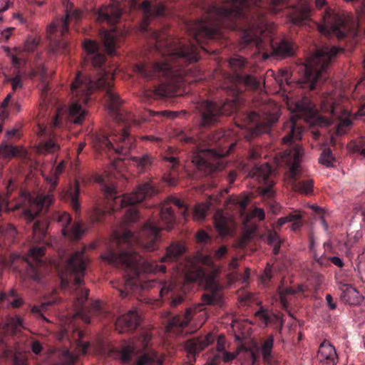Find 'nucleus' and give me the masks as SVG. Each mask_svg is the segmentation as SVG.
Here are the masks:
<instances>
[{
    "label": "nucleus",
    "instance_id": "obj_33",
    "mask_svg": "<svg viewBox=\"0 0 365 365\" xmlns=\"http://www.w3.org/2000/svg\"><path fill=\"white\" fill-rule=\"evenodd\" d=\"M274 346V336L272 334L268 336L267 339L262 343L261 352L264 362L267 365H276L272 354Z\"/></svg>",
    "mask_w": 365,
    "mask_h": 365
},
{
    "label": "nucleus",
    "instance_id": "obj_32",
    "mask_svg": "<svg viewBox=\"0 0 365 365\" xmlns=\"http://www.w3.org/2000/svg\"><path fill=\"white\" fill-rule=\"evenodd\" d=\"M234 356L235 359L240 361V365H254L259 358L255 351L247 348L240 349Z\"/></svg>",
    "mask_w": 365,
    "mask_h": 365
},
{
    "label": "nucleus",
    "instance_id": "obj_53",
    "mask_svg": "<svg viewBox=\"0 0 365 365\" xmlns=\"http://www.w3.org/2000/svg\"><path fill=\"white\" fill-rule=\"evenodd\" d=\"M263 155V149L261 146H253L249 151L250 160H256L262 158Z\"/></svg>",
    "mask_w": 365,
    "mask_h": 365
},
{
    "label": "nucleus",
    "instance_id": "obj_56",
    "mask_svg": "<svg viewBox=\"0 0 365 365\" xmlns=\"http://www.w3.org/2000/svg\"><path fill=\"white\" fill-rule=\"evenodd\" d=\"M7 81L11 83L12 86V90L14 92L21 89L23 87V83L19 75H16L15 77L9 78Z\"/></svg>",
    "mask_w": 365,
    "mask_h": 365
},
{
    "label": "nucleus",
    "instance_id": "obj_42",
    "mask_svg": "<svg viewBox=\"0 0 365 365\" xmlns=\"http://www.w3.org/2000/svg\"><path fill=\"white\" fill-rule=\"evenodd\" d=\"M210 205L207 202L198 203L195 205L192 218L195 221H202L205 218L208 210H210Z\"/></svg>",
    "mask_w": 365,
    "mask_h": 365
},
{
    "label": "nucleus",
    "instance_id": "obj_13",
    "mask_svg": "<svg viewBox=\"0 0 365 365\" xmlns=\"http://www.w3.org/2000/svg\"><path fill=\"white\" fill-rule=\"evenodd\" d=\"M248 175L257 180L259 183L266 185V187L262 190V195L264 197L270 200L274 197V192L272 189L274 181L272 179L273 170L267 163H264L262 165L255 164L249 171Z\"/></svg>",
    "mask_w": 365,
    "mask_h": 365
},
{
    "label": "nucleus",
    "instance_id": "obj_54",
    "mask_svg": "<svg viewBox=\"0 0 365 365\" xmlns=\"http://www.w3.org/2000/svg\"><path fill=\"white\" fill-rule=\"evenodd\" d=\"M38 45V41L32 37L28 38L24 43V51L31 53L35 51Z\"/></svg>",
    "mask_w": 365,
    "mask_h": 365
},
{
    "label": "nucleus",
    "instance_id": "obj_10",
    "mask_svg": "<svg viewBox=\"0 0 365 365\" xmlns=\"http://www.w3.org/2000/svg\"><path fill=\"white\" fill-rule=\"evenodd\" d=\"M89 259L84 251L73 253L66 262L65 270L61 273V283L63 289L73 285L76 288L75 306L81 309L88 297V289L82 288L83 277Z\"/></svg>",
    "mask_w": 365,
    "mask_h": 365
},
{
    "label": "nucleus",
    "instance_id": "obj_9",
    "mask_svg": "<svg viewBox=\"0 0 365 365\" xmlns=\"http://www.w3.org/2000/svg\"><path fill=\"white\" fill-rule=\"evenodd\" d=\"M66 167L64 161L60 162L53 169L51 176L46 180L50 184L48 191H41L34 195L26 193L22 197L21 207L22 217L27 222H33L38 215H46L55 202L54 191L58 184V178Z\"/></svg>",
    "mask_w": 365,
    "mask_h": 365
},
{
    "label": "nucleus",
    "instance_id": "obj_5",
    "mask_svg": "<svg viewBox=\"0 0 365 365\" xmlns=\"http://www.w3.org/2000/svg\"><path fill=\"white\" fill-rule=\"evenodd\" d=\"M228 63L234 73L231 76L230 84L224 87V89L232 98L227 99L220 104L208 100L198 101L195 109L200 115L199 126L200 128L213 125L218 122L222 115H229L237 110L238 98L242 92V86L252 90L259 87V82L255 76L244 72V69L247 66L245 58L237 56L230 58Z\"/></svg>",
    "mask_w": 365,
    "mask_h": 365
},
{
    "label": "nucleus",
    "instance_id": "obj_12",
    "mask_svg": "<svg viewBox=\"0 0 365 365\" xmlns=\"http://www.w3.org/2000/svg\"><path fill=\"white\" fill-rule=\"evenodd\" d=\"M321 34L328 37L336 36L342 39L349 34H356L354 23L331 9H327L323 16V24L318 26Z\"/></svg>",
    "mask_w": 365,
    "mask_h": 365
},
{
    "label": "nucleus",
    "instance_id": "obj_30",
    "mask_svg": "<svg viewBox=\"0 0 365 365\" xmlns=\"http://www.w3.org/2000/svg\"><path fill=\"white\" fill-rule=\"evenodd\" d=\"M255 316L257 317L265 326L273 325L279 329V330H281L282 327L283 321L279 314L270 313L267 310L261 308L256 312Z\"/></svg>",
    "mask_w": 365,
    "mask_h": 365
},
{
    "label": "nucleus",
    "instance_id": "obj_49",
    "mask_svg": "<svg viewBox=\"0 0 365 365\" xmlns=\"http://www.w3.org/2000/svg\"><path fill=\"white\" fill-rule=\"evenodd\" d=\"M267 241L269 245H274V252L277 254L281 243L278 233L274 230H269L267 233Z\"/></svg>",
    "mask_w": 365,
    "mask_h": 365
},
{
    "label": "nucleus",
    "instance_id": "obj_55",
    "mask_svg": "<svg viewBox=\"0 0 365 365\" xmlns=\"http://www.w3.org/2000/svg\"><path fill=\"white\" fill-rule=\"evenodd\" d=\"M364 252L358 257L359 263L357 264V270L360 278L365 281V259L364 260Z\"/></svg>",
    "mask_w": 365,
    "mask_h": 365
},
{
    "label": "nucleus",
    "instance_id": "obj_15",
    "mask_svg": "<svg viewBox=\"0 0 365 365\" xmlns=\"http://www.w3.org/2000/svg\"><path fill=\"white\" fill-rule=\"evenodd\" d=\"M45 251L44 247H33L30 249L29 254L25 259V276L37 282L41 279L39 267L45 264L43 259Z\"/></svg>",
    "mask_w": 365,
    "mask_h": 365
},
{
    "label": "nucleus",
    "instance_id": "obj_2",
    "mask_svg": "<svg viewBox=\"0 0 365 365\" xmlns=\"http://www.w3.org/2000/svg\"><path fill=\"white\" fill-rule=\"evenodd\" d=\"M86 52L85 61L95 69V76L83 72H78L71 84V104L68 110L62 108L55 110L52 119L54 128L61 127L63 120L81 124L85 119L86 112L82 108L91 100V96L96 90L103 93V98L110 115L123 126L110 129L95 135L93 145L96 151L106 153L109 158L111 153L127 155L135 147V139L127 130L133 125H139L140 120L135 115L121 107L122 101L114 90V73L113 68L107 70L106 56L99 51L96 42L86 39L83 42Z\"/></svg>",
    "mask_w": 365,
    "mask_h": 365
},
{
    "label": "nucleus",
    "instance_id": "obj_17",
    "mask_svg": "<svg viewBox=\"0 0 365 365\" xmlns=\"http://www.w3.org/2000/svg\"><path fill=\"white\" fill-rule=\"evenodd\" d=\"M215 341V336L209 333L204 336L192 338L185 341V349L190 361L195 360V356Z\"/></svg>",
    "mask_w": 365,
    "mask_h": 365
},
{
    "label": "nucleus",
    "instance_id": "obj_31",
    "mask_svg": "<svg viewBox=\"0 0 365 365\" xmlns=\"http://www.w3.org/2000/svg\"><path fill=\"white\" fill-rule=\"evenodd\" d=\"M164 357L154 350L144 353L137 360L135 365H163Z\"/></svg>",
    "mask_w": 365,
    "mask_h": 365
},
{
    "label": "nucleus",
    "instance_id": "obj_1",
    "mask_svg": "<svg viewBox=\"0 0 365 365\" xmlns=\"http://www.w3.org/2000/svg\"><path fill=\"white\" fill-rule=\"evenodd\" d=\"M286 0H226L222 6L211 5L207 16L186 24L187 31L192 41L185 43L171 37L165 31L150 30L151 18L163 16L165 7L162 3L153 4L148 0L140 6L143 12L140 29L150 31L155 48L163 59L160 61L140 63L135 70L147 79L159 78L160 83L153 86V97L162 98L180 95L184 83L202 79L201 70L191 64L200 59V52H209L204 42L225 37L224 29H242V43L255 45L259 49L264 46L263 34L267 29L269 12L277 14Z\"/></svg>",
    "mask_w": 365,
    "mask_h": 365
},
{
    "label": "nucleus",
    "instance_id": "obj_36",
    "mask_svg": "<svg viewBox=\"0 0 365 365\" xmlns=\"http://www.w3.org/2000/svg\"><path fill=\"white\" fill-rule=\"evenodd\" d=\"M287 222H292V230L297 231L302 227V215L296 211L291 212L285 217H280L277 221V225L281 227Z\"/></svg>",
    "mask_w": 365,
    "mask_h": 365
},
{
    "label": "nucleus",
    "instance_id": "obj_37",
    "mask_svg": "<svg viewBox=\"0 0 365 365\" xmlns=\"http://www.w3.org/2000/svg\"><path fill=\"white\" fill-rule=\"evenodd\" d=\"M154 160V157L148 153H145L142 156L132 158V161L140 173L150 170L153 165Z\"/></svg>",
    "mask_w": 365,
    "mask_h": 365
},
{
    "label": "nucleus",
    "instance_id": "obj_8",
    "mask_svg": "<svg viewBox=\"0 0 365 365\" xmlns=\"http://www.w3.org/2000/svg\"><path fill=\"white\" fill-rule=\"evenodd\" d=\"M103 190L108 201L110 207L108 212L110 214L120 210L123 207H129L123 217L125 226L139 219V212L135 205L141 202L146 197L158 193V190L153 182H146L139 185L134 192L123 195H117L116 189L113 185H105Z\"/></svg>",
    "mask_w": 365,
    "mask_h": 365
},
{
    "label": "nucleus",
    "instance_id": "obj_39",
    "mask_svg": "<svg viewBox=\"0 0 365 365\" xmlns=\"http://www.w3.org/2000/svg\"><path fill=\"white\" fill-rule=\"evenodd\" d=\"M185 247L178 243H173L167 248L166 255L162 258V262L176 260L183 252Z\"/></svg>",
    "mask_w": 365,
    "mask_h": 365
},
{
    "label": "nucleus",
    "instance_id": "obj_14",
    "mask_svg": "<svg viewBox=\"0 0 365 365\" xmlns=\"http://www.w3.org/2000/svg\"><path fill=\"white\" fill-rule=\"evenodd\" d=\"M51 220L58 222L62 227V233L72 240H79L85 232V225L82 222H75L71 227L72 217L66 212L55 211L51 215Z\"/></svg>",
    "mask_w": 365,
    "mask_h": 365
},
{
    "label": "nucleus",
    "instance_id": "obj_3",
    "mask_svg": "<svg viewBox=\"0 0 365 365\" xmlns=\"http://www.w3.org/2000/svg\"><path fill=\"white\" fill-rule=\"evenodd\" d=\"M172 205L178 208L179 212L185 219L188 216L187 207L185 203L180 199L169 197L162 203L160 211V222L149 219L138 233L127 228L122 232L115 231L108 250L101 255L103 262L125 271L124 283L126 291L120 290L122 297L140 285L144 274L166 272L165 265L144 259L138 254L135 247L147 251L157 249L160 239V230H171L175 222Z\"/></svg>",
    "mask_w": 365,
    "mask_h": 365
},
{
    "label": "nucleus",
    "instance_id": "obj_43",
    "mask_svg": "<svg viewBox=\"0 0 365 365\" xmlns=\"http://www.w3.org/2000/svg\"><path fill=\"white\" fill-rule=\"evenodd\" d=\"M277 272V269L273 267L269 263H267L263 273L259 277V280L261 284L264 287H269V283L273 279L275 273Z\"/></svg>",
    "mask_w": 365,
    "mask_h": 365
},
{
    "label": "nucleus",
    "instance_id": "obj_44",
    "mask_svg": "<svg viewBox=\"0 0 365 365\" xmlns=\"http://www.w3.org/2000/svg\"><path fill=\"white\" fill-rule=\"evenodd\" d=\"M359 292L351 285L346 287V288L341 292L340 298L341 299L348 304H355L356 301L355 298L357 297Z\"/></svg>",
    "mask_w": 365,
    "mask_h": 365
},
{
    "label": "nucleus",
    "instance_id": "obj_28",
    "mask_svg": "<svg viewBox=\"0 0 365 365\" xmlns=\"http://www.w3.org/2000/svg\"><path fill=\"white\" fill-rule=\"evenodd\" d=\"M245 120V125L253 124L256 125L259 132H266L277 121V118L274 116L269 117L264 122L261 123L259 122L258 114L255 111H252L246 114Z\"/></svg>",
    "mask_w": 365,
    "mask_h": 365
},
{
    "label": "nucleus",
    "instance_id": "obj_51",
    "mask_svg": "<svg viewBox=\"0 0 365 365\" xmlns=\"http://www.w3.org/2000/svg\"><path fill=\"white\" fill-rule=\"evenodd\" d=\"M78 359V356L70 352L69 350L65 349L62 352V365H71Z\"/></svg>",
    "mask_w": 365,
    "mask_h": 365
},
{
    "label": "nucleus",
    "instance_id": "obj_11",
    "mask_svg": "<svg viewBox=\"0 0 365 365\" xmlns=\"http://www.w3.org/2000/svg\"><path fill=\"white\" fill-rule=\"evenodd\" d=\"M81 18L80 10L67 8L65 16L57 19L48 27L47 34L50 41L48 52L51 55L58 56L69 52L66 37V34L68 33V26L71 22L78 23Z\"/></svg>",
    "mask_w": 365,
    "mask_h": 365
},
{
    "label": "nucleus",
    "instance_id": "obj_64",
    "mask_svg": "<svg viewBox=\"0 0 365 365\" xmlns=\"http://www.w3.org/2000/svg\"><path fill=\"white\" fill-rule=\"evenodd\" d=\"M31 349L35 354H39L42 351V345L38 341H34L31 344Z\"/></svg>",
    "mask_w": 365,
    "mask_h": 365
},
{
    "label": "nucleus",
    "instance_id": "obj_60",
    "mask_svg": "<svg viewBox=\"0 0 365 365\" xmlns=\"http://www.w3.org/2000/svg\"><path fill=\"white\" fill-rule=\"evenodd\" d=\"M351 125V123L349 120H344L341 121L337 127L336 133L339 135L344 134Z\"/></svg>",
    "mask_w": 365,
    "mask_h": 365
},
{
    "label": "nucleus",
    "instance_id": "obj_52",
    "mask_svg": "<svg viewBox=\"0 0 365 365\" xmlns=\"http://www.w3.org/2000/svg\"><path fill=\"white\" fill-rule=\"evenodd\" d=\"M106 215V211L100 207H96L93 209L90 217L93 222H101Z\"/></svg>",
    "mask_w": 365,
    "mask_h": 365
},
{
    "label": "nucleus",
    "instance_id": "obj_57",
    "mask_svg": "<svg viewBox=\"0 0 365 365\" xmlns=\"http://www.w3.org/2000/svg\"><path fill=\"white\" fill-rule=\"evenodd\" d=\"M315 262L321 267H326L330 264V257L326 255L318 256L316 253L314 255Z\"/></svg>",
    "mask_w": 365,
    "mask_h": 365
},
{
    "label": "nucleus",
    "instance_id": "obj_27",
    "mask_svg": "<svg viewBox=\"0 0 365 365\" xmlns=\"http://www.w3.org/2000/svg\"><path fill=\"white\" fill-rule=\"evenodd\" d=\"M269 43L272 53L277 56L285 58L294 54L292 43L286 39H282L279 42H274L273 39H269Z\"/></svg>",
    "mask_w": 365,
    "mask_h": 365
},
{
    "label": "nucleus",
    "instance_id": "obj_50",
    "mask_svg": "<svg viewBox=\"0 0 365 365\" xmlns=\"http://www.w3.org/2000/svg\"><path fill=\"white\" fill-rule=\"evenodd\" d=\"M46 151L48 153H54L60 149V143L56 137L50 138L43 143Z\"/></svg>",
    "mask_w": 365,
    "mask_h": 365
},
{
    "label": "nucleus",
    "instance_id": "obj_47",
    "mask_svg": "<svg viewBox=\"0 0 365 365\" xmlns=\"http://www.w3.org/2000/svg\"><path fill=\"white\" fill-rule=\"evenodd\" d=\"M19 153V149L12 145L2 142L0 145V155L3 158H12L18 155Z\"/></svg>",
    "mask_w": 365,
    "mask_h": 365
},
{
    "label": "nucleus",
    "instance_id": "obj_48",
    "mask_svg": "<svg viewBox=\"0 0 365 365\" xmlns=\"http://www.w3.org/2000/svg\"><path fill=\"white\" fill-rule=\"evenodd\" d=\"M335 160L332 155L331 150L329 148H324L319 159V163L327 167L333 165V161Z\"/></svg>",
    "mask_w": 365,
    "mask_h": 365
},
{
    "label": "nucleus",
    "instance_id": "obj_59",
    "mask_svg": "<svg viewBox=\"0 0 365 365\" xmlns=\"http://www.w3.org/2000/svg\"><path fill=\"white\" fill-rule=\"evenodd\" d=\"M26 357L21 353H16L14 356V365H26Z\"/></svg>",
    "mask_w": 365,
    "mask_h": 365
},
{
    "label": "nucleus",
    "instance_id": "obj_63",
    "mask_svg": "<svg viewBox=\"0 0 365 365\" xmlns=\"http://www.w3.org/2000/svg\"><path fill=\"white\" fill-rule=\"evenodd\" d=\"M227 252V248L225 246H221L215 252L214 257L215 259H221Z\"/></svg>",
    "mask_w": 365,
    "mask_h": 365
},
{
    "label": "nucleus",
    "instance_id": "obj_38",
    "mask_svg": "<svg viewBox=\"0 0 365 365\" xmlns=\"http://www.w3.org/2000/svg\"><path fill=\"white\" fill-rule=\"evenodd\" d=\"M165 160L170 164V173L168 176H165V180L170 185H175L178 181V168L179 165V160L174 156L165 157Z\"/></svg>",
    "mask_w": 365,
    "mask_h": 365
},
{
    "label": "nucleus",
    "instance_id": "obj_25",
    "mask_svg": "<svg viewBox=\"0 0 365 365\" xmlns=\"http://www.w3.org/2000/svg\"><path fill=\"white\" fill-rule=\"evenodd\" d=\"M235 359L234 354L225 350L224 344L221 339L217 340V351L211 357L208 358L205 365H218L221 361L229 362Z\"/></svg>",
    "mask_w": 365,
    "mask_h": 365
},
{
    "label": "nucleus",
    "instance_id": "obj_45",
    "mask_svg": "<svg viewBox=\"0 0 365 365\" xmlns=\"http://www.w3.org/2000/svg\"><path fill=\"white\" fill-rule=\"evenodd\" d=\"M5 51L6 52L7 56L11 58L13 66L16 68H19L24 63H25V61L21 56L22 52H18L16 48L14 51H12L9 47H6L5 48Z\"/></svg>",
    "mask_w": 365,
    "mask_h": 365
},
{
    "label": "nucleus",
    "instance_id": "obj_35",
    "mask_svg": "<svg viewBox=\"0 0 365 365\" xmlns=\"http://www.w3.org/2000/svg\"><path fill=\"white\" fill-rule=\"evenodd\" d=\"M248 202L249 198L247 197H240L234 196L225 202V207L227 210L243 212L246 209Z\"/></svg>",
    "mask_w": 365,
    "mask_h": 365
},
{
    "label": "nucleus",
    "instance_id": "obj_18",
    "mask_svg": "<svg viewBox=\"0 0 365 365\" xmlns=\"http://www.w3.org/2000/svg\"><path fill=\"white\" fill-rule=\"evenodd\" d=\"M319 365H336L338 356L334 346L327 340H324L319 345L316 356Z\"/></svg>",
    "mask_w": 365,
    "mask_h": 365
},
{
    "label": "nucleus",
    "instance_id": "obj_16",
    "mask_svg": "<svg viewBox=\"0 0 365 365\" xmlns=\"http://www.w3.org/2000/svg\"><path fill=\"white\" fill-rule=\"evenodd\" d=\"M151 339L152 334L150 331L148 330L142 331L135 341L123 346L119 351V357L121 361L124 363L130 362L133 354L143 351L149 346Z\"/></svg>",
    "mask_w": 365,
    "mask_h": 365
},
{
    "label": "nucleus",
    "instance_id": "obj_4",
    "mask_svg": "<svg viewBox=\"0 0 365 365\" xmlns=\"http://www.w3.org/2000/svg\"><path fill=\"white\" fill-rule=\"evenodd\" d=\"M342 49L334 46L327 44L317 48L306 61L304 65V73L297 82H292L290 79V73L287 69H281L277 77L281 89L287 91L286 86H291L293 83L299 89L304 90L302 93L303 96L296 103V108L298 112L307 117H313L318 109L316 107L317 101L322 104L321 108L335 113L333 101L327 96H319L317 100L314 99L313 93L317 94L321 85L329 78V68L339 51Z\"/></svg>",
    "mask_w": 365,
    "mask_h": 365
},
{
    "label": "nucleus",
    "instance_id": "obj_34",
    "mask_svg": "<svg viewBox=\"0 0 365 365\" xmlns=\"http://www.w3.org/2000/svg\"><path fill=\"white\" fill-rule=\"evenodd\" d=\"M17 231L11 224L0 225V249L15 239Z\"/></svg>",
    "mask_w": 365,
    "mask_h": 365
},
{
    "label": "nucleus",
    "instance_id": "obj_61",
    "mask_svg": "<svg viewBox=\"0 0 365 365\" xmlns=\"http://www.w3.org/2000/svg\"><path fill=\"white\" fill-rule=\"evenodd\" d=\"M16 297L17 292L14 289H10L8 292H2L0 293V303L5 300H8V297Z\"/></svg>",
    "mask_w": 365,
    "mask_h": 365
},
{
    "label": "nucleus",
    "instance_id": "obj_62",
    "mask_svg": "<svg viewBox=\"0 0 365 365\" xmlns=\"http://www.w3.org/2000/svg\"><path fill=\"white\" fill-rule=\"evenodd\" d=\"M15 258L14 255H11L9 259H4L0 257V265L1 264L4 267H13Z\"/></svg>",
    "mask_w": 365,
    "mask_h": 365
},
{
    "label": "nucleus",
    "instance_id": "obj_40",
    "mask_svg": "<svg viewBox=\"0 0 365 365\" xmlns=\"http://www.w3.org/2000/svg\"><path fill=\"white\" fill-rule=\"evenodd\" d=\"M349 152L359 154L365 158V137L361 136L357 139L352 140L348 145Z\"/></svg>",
    "mask_w": 365,
    "mask_h": 365
},
{
    "label": "nucleus",
    "instance_id": "obj_41",
    "mask_svg": "<svg viewBox=\"0 0 365 365\" xmlns=\"http://www.w3.org/2000/svg\"><path fill=\"white\" fill-rule=\"evenodd\" d=\"M102 39L106 52L109 55H115V37L113 34L108 31H104L102 34Z\"/></svg>",
    "mask_w": 365,
    "mask_h": 365
},
{
    "label": "nucleus",
    "instance_id": "obj_21",
    "mask_svg": "<svg viewBox=\"0 0 365 365\" xmlns=\"http://www.w3.org/2000/svg\"><path fill=\"white\" fill-rule=\"evenodd\" d=\"M59 197L61 200L68 203L76 213L80 211V186L77 181L61 190Z\"/></svg>",
    "mask_w": 365,
    "mask_h": 365
},
{
    "label": "nucleus",
    "instance_id": "obj_24",
    "mask_svg": "<svg viewBox=\"0 0 365 365\" xmlns=\"http://www.w3.org/2000/svg\"><path fill=\"white\" fill-rule=\"evenodd\" d=\"M122 11L115 6H103L99 9L98 21L107 22L108 24L114 25L120 19Z\"/></svg>",
    "mask_w": 365,
    "mask_h": 365
},
{
    "label": "nucleus",
    "instance_id": "obj_20",
    "mask_svg": "<svg viewBox=\"0 0 365 365\" xmlns=\"http://www.w3.org/2000/svg\"><path fill=\"white\" fill-rule=\"evenodd\" d=\"M192 315V309L191 308L186 309L184 314H176L170 317L166 326L168 332L175 334H182L184 329L188 326Z\"/></svg>",
    "mask_w": 365,
    "mask_h": 365
},
{
    "label": "nucleus",
    "instance_id": "obj_19",
    "mask_svg": "<svg viewBox=\"0 0 365 365\" xmlns=\"http://www.w3.org/2000/svg\"><path fill=\"white\" fill-rule=\"evenodd\" d=\"M140 323V317L135 310H130L128 313L120 316L115 322V329L119 333L132 331L135 330Z\"/></svg>",
    "mask_w": 365,
    "mask_h": 365
},
{
    "label": "nucleus",
    "instance_id": "obj_26",
    "mask_svg": "<svg viewBox=\"0 0 365 365\" xmlns=\"http://www.w3.org/2000/svg\"><path fill=\"white\" fill-rule=\"evenodd\" d=\"M202 305H215L221 307L223 297L220 289L217 286L211 287L202 295Z\"/></svg>",
    "mask_w": 365,
    "mask_h": 365
},
{
    "label": "nucleus",
    "instance_id": "obj_22",
    "mask_svg": "<svg viewBox=\"0 0 365 365\" xmlns=\"http://www.w3.org/2000/svg\"><path fill=\"white\" fill-rule=\"evenodd\" d=\"M214 225L218 232L225 236L230 232L231 227L233 225V220L230 214L218 210L213 217Z\"/></svg>",
    "mask_w": 365,
    "mask_h": 365
},
{
    "label": "nucleus",
    "instance_id": "obj_6",
    "mask_svg": "<svg viewBox=\"0 0 365 365\" xmlns=\"http://www.w3.org/2000/svg\"><path fill=\"white\" fill-rule=\"evenodd\" d=\"M224 133L217 131L205 139L197 130L185 128L178 133L179 140L192 148V163L200 173V176L208 175L219 168L218 161L225 155L220 149L224 140Z\"/></svg>",
    "mask_w": 365,
    "mask_h": 365
},
{
    "label": "nucleus",
    "instance_id": "obj_46",
    "mask_svg": "<svg viewBox=\"0 0 365 365\" xmlns=\"http://www.w3.org/2000/svg\"><path fill=\"white\" fill-rule=\"evenodd\" d=\"M32 234L34 239L36 241H41L46 237L45 225L40 221H35L32 225Z\"/></svg>",
    "mask_w": 365,
    "mask_h": 365
},
{
    "label": "nucleus",
    "instance_id": "obj_29",
    "mask_svg": "<svg viewBox=\"0 0 365 365\" xmlns=\"http://www.w3.org/2000/svg\"><path fill=\"white\" fill-rule=\"evenodd\" d=\"M284 279L280 282V284L277 287V293L279 294V301L282 309L288 312L289 296L294 295L297 293L304 292L303 286L298 285L297 289L292 287H283Z\"/></svg>",
    "mask_w": 365,
    "mask_h": 365
},
{
    "label": "nucleus",
    "instance_id": "obj_23",
    "mask_svg": "<svg viewBox=\"0 0 365 365\" xmlns=\"http://www.w3.org/2000/svg\"><path fill=\"white\" fill-rule=\"evenodd\" d=\"M311 8L307 4H302L294 6L288 13L290 21L292 24L298 26L306 24L309 20Z\"/></svg>",
    "mask_w": 365,
    "mask_h": 365
},
{
    "label": "nucleus",
    "instance_id": "obj_7",
    "mask_svg": "<svg viewBox=\"0 0 365 365\" xmlns=\"http://www.w3.org/2000/svg\"><path fill=\"white\" fill-rule=\"evenodd\" d=\"M284 129L286 135L282 138V143L287 144L288 148L276 158L277 164L288 169V176L292 180V188L295 191L308 195L313 190V180L298 181L302 172L300 163L304 150L296 141L302 138V127L292 118L284 123Z\"/></svg>",
    "mask_w": 365,
    "mask_h": 365
},
{
    "label": "nucleus",
    "instance_id": "obj_58",
    "mask_svg": "<svg viewBox=\"0 0 365 365\" xmlns=\"http://www.w3.org/2000/svg\"><path fill=\"white\" fill-rule=\"evenodd\" d=\"M78 348L79 349V351L82 354H86L88 351V347L90 346L88 342H81V339L83 337V333L81 331H79L78 332Z\"/></svg>",
    "mask_w": 365,
    "mask_h": 365
}]
</instances>
